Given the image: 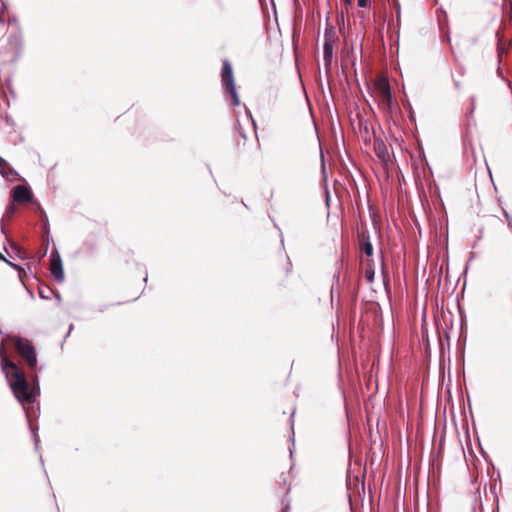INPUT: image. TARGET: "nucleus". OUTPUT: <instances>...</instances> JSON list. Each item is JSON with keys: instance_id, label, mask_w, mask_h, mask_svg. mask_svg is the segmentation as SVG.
Listing matches in <instances>:
<instances>
[{"instance_id": "obj_8", "label": "nucleus", "mask_w": 512, "mask_h": 512, "mask_svg": "<svg viewBox=\"0 0 512 512\" xmlns=\"http://www.w3.org/2000/svg\"><path fill=\"white\" fill-rule=\"evenodd\" d=\"M22 45L21 37L18 33L11 34L8 39V46L11 52V60L15 59Z\"/></svg>"}, {"instance_id": "obj_11", "label": "nucleus", "mask_w": 512, "mask_h": 512, "mask_svg": "<svg viewBox=\"0 0 512 512\" xmlns=\"http://www.w3.org/2000/svg\"><path fill=\"white\" fill-rule=\"evenodd\" d=\"M497 37H498L497 49H498L499 57H501L502 54L507 52L510 42L504 40L503 36L501 35V33L499 31L497 32Z\"/></svg>"}, {"instance_id": "obj_17", "label": "nucleus", "mask_w": 512, "mask_h": 512, "mask_svg": "<svg viewBox=\"0 0 512 512\" xmlns=\"http://www.w3.org/2000/svg\"><path fill=\"white\" fill-rule=\"evenodd\" d=\"M0 261H4V262H6V263H7V264H9V265H11V266H13V267H15V268H18V266H17V265H15V264H13L12 262H10L9 260H7V259L3 256V254H2L1 252H0Z\"/></svg>"}, {"instance_id": "obj_12", "label": "nucleus", "mask_w": 512, "mask_h": 512, "mask_svg": "<svg viewBox=\"0 0 512 512\" xmlns=\"http://www.w3.org/2000/svg\"><path fill=\"white\" fill-rule=\"evenodd\" d=\"M361 261L365 262V277L369 281H372L373 277H374V269H373L371 260L370 259H365V260L362 259Z\"/></svg>"}, {"instance_id": "obj_14", "label": "nucleus", "mask_w": 512, "mask_h": 512, "mask_svg": "<svg viewBox=\"0 0 512 512\" xmlns=\"http://www.w3.org/2000/svg\"><path fill=\"white\" fill-rule=\"evenodd\" d=\"M7 15V8L2 4L0 9V24H4L6 22Z\"/></svg>"}, {"instance_id": "obj_9", "label": "nucleus", "mask_w": 512, "mask_h": 512, "mask_svg": "<svg viewBox=\"0 0 512 512\" xmlns=\"http://www.w3.org/2000/svg\"><path fill=\"white\" fill-rule=\"evenodd\" d=\"M360 250L363 254H365L366 259H370L372 261L373 256V246L369 240V237L362 233L360 236Z\"/></svg>"}, {"instance_id": "obj_18", "label": "nucleus", "mask_w": 512, "mask_h": 512, "mask_svg": "<svg viewBox=\"0 0 512 512\" xmlns=\"http://www.w3.org/2000/svg\"><path fill=\"white\" fill-rule=\"evenodd\" d=\"M342 1L345 5L346 10H348V7L351 6L352 0H342Z\"/></svg>"}, {"instance_id": "obj_15", "label": "nucleus", "mask_w": 512, "mask_h": 512, "mask_svg": "<svg viewBox=\"0 0 512 512\" xmlns=\"http://www.w3.org/2000/svg\"><path fill=\"white\" fill-rule=\"evenodd\" d=\"M371 0H358V6L362 8H366L370 6Z\"/></svg>"}, {"instance_id": "obj_4", "label": "nucleus", "mask_w": 512, "mask_h": 512, "mask_svg": "<svg viewBox=\"0 0 512 512\" xmlns=\"http://www.w3.org/2000/svg\"><path fill=\"white\" fill-rule=\"evenodd\" d=\"M221 80L226 91L232 98L233 105L238 106L240 104V100L235 87L232 66L228 60L223 61Z\"/></svg>"}, {"instance_id": "obj_16", "label": "nucleus", "mask_w": 512, "mask_h": 512, "mask_svg": "<svg viewBox=\"0 0 512 512\" xmlns=\"http://www.w3.org/2000/svg\"><path fill=\"white\" fill-rule=\"evenodd\" d=\"M15 211V207L13 205H9L6 210V216H11Z\"/></svg>"}, {"instance_id": "obj_2", "label": "nucleus", "mask_w": 512, "mask_h": 512, "mask_svg": "<svg viewBox=\"0 0 512 512\" xmlns=\"http://www.w3.org/2000/svg\"><path fill=\"white\" fill-rule=\"evenodd\" d=\"M9 339L22 361L31 371L36 372L37 355L33 343L30 340L19 336H10Z\"/></svg>"}, {"instance_id": "obj_10", "label": "nucleus", "mask_w": 512, "mask_h": 512, "mask_svg": "<svg viewBox=\"0 0 512 512\" xmlns=\"http://www.w3.org/2000/svg\"><path fill=\"white\" fill-rule=\"evenodd\" d=\"M374 151L383 161H386L389 158L388 149L382 140H376L374 142Z\"/></svg>"}, {"instance_id": "obj_19", "label": "nucleus", "mask_w": 512, "mask_h": 512, "mask_svg": "<svg viewBox=\"0 0 512 512\" xmlns=\"http://www.w3.org/2000/svg\"><path fill=\"white\" fill-rule=\"evenodd\" d=\"M7 166V162L5 159L0 157V167Z\"/></svg>"}, {"instance_id": "obj_3", "label": "nucleus", "mask_w": 512, "mask_h": 512, "mask_svg": "<svg viewBox=\"0 0 512 512\" xmlns=\"http://www.w3.org/2000/svg\"><path fill=\"white\" fill-rule=\"evenodd\" d=\"M374 92L378 100L379 107L383 111H389L392 109L393 97L391 93V87L387 78L381 76L374 81Z\"/></svg>"}, {"instance_id": "obj_13", "label": "nucleus", "mask_w": 512, "mask_h": 512, "mask_svg": "<svg viewBox=\"0 0 512 512\" xmlns=\"http://www.w3.org/2000/svg\"><path fill=\"white\" fill-rule=\"evenodd\" d=\"M0 173L4 178H10L16 175V172L7 164V166L0 167Z\"/></svg>"}, {"instance_id": "obj_6", "label": "nucleus", "mask_w": 512, "mask_h": 512, "mask_svg": "<svg viewBox=\"0 0 512 512\" xmlns=\"http://www.w3.org/2000/svg\"><path fill=\"white\" fill-rule=\"evenodd\" d=\"M337 40L338 38L334 31H326L324 41V61L326 66H329L332 62L333 49Z\"/></svg>"}, {"instance_id": "obj_20", "label": "nucleus", "mask_w": 512, "mask_h": 512, "mask_svg": "<svg viewBox=\"0 0 512 512\" xmlns=\"http://www.w3.org/2000/svg\"><path fill=\"white\" fill-rule=\"evenodd\" d=\"M240 134H241L242 138L245 140L246 136L241 131H240Z\"/></svg>"}, {"instance_id": "obj_5", "label": "nucleus", "mask_w": 512, "mask_h": 512, "mask_svg": "<svg viewBox=\"0 0 512 512\" xmlns=\"http://www.w3.org/2000/svg\"><path fill=\"white\" fill-rule=\"evenodd\" d=\"M49 270L56 281L62 282L64 280V270H63L62 260L57 251L52 252L50 254Z\"/></svg>"}, {"instance_id": "obj_21", "label": "nucleus", "mask_w": 512, "mask_h": 512, "mask_svg": "<svg viewBox=\"0 0 512 512\" xmlns=\"http://www.w3.org/2000/svg\"><path fill=\"white\" fill-rule=\"evenodd\" d=\"M282 512H286L285 510H283Z\"/></svg>"}, {"instance_id": "obj_1", "label": "nucleus", "mask_w": 512, "mask_h": 512, "mask_svg": "<svg viewBox=\"0 0 512 512\" xmlns=\"http://www.w3.org/2000/svg\"><path fill=\"white\" fill-rule=\"evenodd\" d=\"M0 360L2 371L16 399L22 404L34 403L40 393L37 374L34 373L32 376L34 383L30 384L24 371L5 355L3 347H0Z\"/></svg>"}, {"instance_id": "obj_7", "label": "nucleus", "mask_w": 512, "mask_h": 512, "mask_svg": "<svg viewBox=\"0 0 512 512\" xmlns=\"http://www.w3.org/2000/svg\"><path fill=\"white\" fill-rule=\"evenodd\" d=\"M32 198L33 194L26 186L18 185L13 189V201L16 203H28Z\"/></svg>"}]
</instances>
